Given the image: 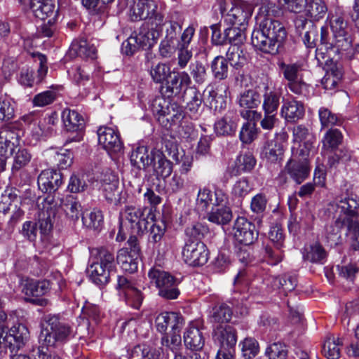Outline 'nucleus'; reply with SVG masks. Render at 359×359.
<instances>
[{"mask_svg":"<svg viewBox=\"0 0 359 359\" xmlns=\"http://www.w3.org/2000/svg\"><path fill=\"white\" fill-rule=\"evenodd\" d=\"M209 233L207 225L200 222H194L188 224L184 229L186 242H201Z\"/></svg>","mask_w":359,"mask_h":359,"instance_id":"36","label":"nucleus"},{"mask_svg":"<svg viewBox=\"0 0 359 359\" xmlns=\"http://www.w3.org/2000/svg\"><path fill=\"white\" fill-rule=\"evenodd\" d=\"M62 118L65 128L67 131L76 132V135L70 138L69 137L66 143L71 142H79L82 138L81 131L84 128L85 122L82 116L75 110L65 109L62 114Z\"/></svg>","mask_w":359,"mask_h":359,"instance_id":"19","label":"nucleus"},{"mask_svg":"<svg viewBox=\"0 0 359 359\" xmlns=\"http://www.w3.org/2000/svg\"><path fill=\"white\" fill-rule=\"evenodd\" d=\"M352 43L353 37L351 32L334 34L329 49L326 50L325 53H331V57H333V54H339L340 51L349 50L352 47Z\"/></svg>","mask_w":359,"mask_h":359,"instance_id":"33","label":"nucleus"},{"mask_svg":"<svg viewBox=\"0 0 359 359\" xmlns=\"http://www.w3.org/2000/svg\"><path fill=\"white\" fill-rule=\"evenodd\" d=\"M332 206H335L337 224L346 225L351 249L359 251V197L353 193L337 196Z\"/></svg>","mask_w":359,"mask_h":359,"instance_id":"1","label":"nucleus"},{"mask_svg":"<svg viewBox=\"0 0 359 359\" xmlns=\"http://www.w3.org/2000/svg\"><path fill=\"white\" fill-rule=\"evenodd\" d=\"M343 135L338 129L330 128L325 133L323 140V147L325 149H336L341 144Z\"/></svg>","mask_w":359,"mask_h":359,"instance_id":"54","label":"nucleus"},{"mask_svg":"<svg viewBox=\"0 0 359 359\" xmlns=\"http://www.w3.org/2000/svg\"><path fill=\"white\" fill-rule=\"evenodd\" d=\"M82 222L87 228L99 230L103 224V215L100 210L95 209L91 212H84L82 214Z\"/></svg>","mask_w":359,"mask_h":359,"instance_id":"49","label":"nucleus"},{"mask_svg":"<svg viewBox=\"0 0 359 359\" xmlns=\"http://www.w3.org/2000/svg\"><path fill=\"white\" fill-rule=\"evenodd\" d=\"M150 283L154 284L158 295L165 299H175L180 294L176 278L167 271L154 267L149 271Z\"/></svg>","mask_w":359,"mask_h":359,"instance_id":"9","label":"nucleus"},{"mask_svg":"<svg viewBox=\"0 0 359 359\" xmlns=\"http://www.w3.org/2000/svg\"><path fill=\"white\" fill-rule=\"evenodd\" d=\"M154 217L151 208L126 205L120 212V226L116 240L122 241L126 239L125 227L130 229L131 234H142L147 229L148 219L153 220Z\"/></svg>","mask_w":359,"mask_h":359,"instance_id":"3","label":"nucleus"},{"mask_svg":"<svg viewBox=\"0 0 359 359\" xmlns=\"http://www.w3.org/2000/svg\"><path fill=\"white\" fill-rule=\"evenodd\" d=\"M297 32L302 36L305 46L309 48H313L316 46L318 30L316 27L306 20H300L297 22Z\"/></svg>","mask_w":359,"mask_h":359,"instance_id":"26","label":"nucleus"},{"mask_svg":"<svg viewBox=\"0 0 359 359\" xmlns=\"http://www.w3.org/2000/svg\"><path fill=\"white\" fill-rule=\"evenodd\" d=\"M21 134H22V131L17 128L15 126H7L0 131V139L4 141V144L7 142L15 147L19 144Z\"/></svg>","mask_w":359,"mask_h":359,"instance_id":"52","label":"nucleus"},{"mask_svg":"<svg viewBox=\"0 0 359 359\" xmlns=\"http://www.w3.org/2000/svg\"><path fill=\"white\" fill-rule=\"evenodd\" d=\"M306 15L313 20L323 18L327 11V7L323 0H310L305 5Z\"/></svg>","mask_w":359,"mask_h":359,"instance_id":"40","label":"nucleus"},{"mask_svg":"<svg viewBox=\"0 0 359 359\" xmlns=\"http://www.w3.org/2000/svg\"><path fill=\"white\" fill-rule=\"evenodd\" d=\"M157 6L154 0H133L130 8V18L133 21L149 19L151 24L156 27L161 25L163 16L156 12Z\"/></svg>","mask_w":359,"mask_h":359,"instance_id":"11","label":"nucleus"},{"mask_svg":"<svg viewBox=\"0 0 359 359\" xmlns=\"http://www.w3.org/2000/svg\"><path fill=\"white\" fill-rule=\"evenodd\" d=\"M92 254L96 259L88 268L90 280L97 285H105L109 281L110 274L114 271L116 262L114 252L107 248H94Z\"/></svg>","mask_w":359,"mask_h":359,"instance_id":"4","label":"nucleus"},{"mask_svg":"<svg viewBox=\"0 0 359 359\" xmlns=\"http://www.w3.org/2000/svg\"><path fill=\"white\" fill-rule=\"evenodd\" d=\"M46 327L42 330L40 339L47 346H53L56 341H65L74 337L72 328L67 323L61 322L56 316L46 317Z\"/></svg>","mask_w":359,"mask_h":359,"instance_id":"7","label":"nucleus"},{"mask_svg":"<svg viewBox=\"0 0 359 359\" xmlns=\"http://www.w3.org/2000/svg\"><path fill=\"white\" fill-rule=\"evenodd\" d=\"M245 28L246 27H236V25L226 28V43L232 46L243 44L246 39Z\"/></svg>","mask_w":359,"mask_h":359,"instance_id":"50","label":"nucleus"},{"mask_svg":"<svg viewBox=\"0 0 359 359\" xmlns=\"http://www.w3.org/2000/svg\"><path fill=\"white\" fill-rule=\"evenodd\" d=\"M304 107L301 102L287 100L281 107V116L287 122H296L304 116Z\"/></svg>","mask_w":359,"mask_h":359,"instance_id":"29","label":"nucleus"},{"mask_svg":"<svg viewBox=\"0 0 359 359\" xmlns=\"http://www.w3.org/2000/svg\"><path fill=\"white\" fill-rule=\"evenodd\" d=\"M236 103L241 108L240 115L248 121H257L262 117V113L255 109L261 104L259 93L255 89H246L242 91L236 98Z\"/></svg>","mask_w":359,"mask_h":359,"instance_id":"10","label":"nucleus"},{"mask_svg":"<svg viewBox=\"0 0 359 359\" xmlns=\"http://www.w3.org/2000/svg\"><path fill=\"white\" fill-rule=\"evenodd\" d=\"M82 314L88 318L86 324L90 326V322L97 324L101 320V313L99 307L90 302H85L82 308Z\"/></svg>","mask_w":359,"mask_h":359,"instance_id":"56","label":"nucleus"},{"mask_svg":"<svg viewBox=\"0 0 359 359\" xmlns=\"http://www.w3.org/2000/svg\"><path fill=\"white\" fill-rule=\"evenodd\" d=\"M17 192L16 189H7L0 194V212L5 214L13 207L17 208L20 203V197Z\"/></svg>","mask_w":359,"mask_h":359,"instance_id":"38","label":"nucleus"},{"mask_svg":"<svg viewBox=\"0 0 359 359\" xmlns=\"http://www.w3.org/2000/svg\"><path fill=\"white\" fill-rule=\"evenodd\" d=\"M231 309L226 304H222L214 309L212 321L218 323H228L232 316Z\"/></svg>","mask_w":359,"mask_h":359,"instance_id":"58","label":"nucleus"},{"mask_svg":"<svg viewBox=\"0 0 359 359\" xmlns=\"http://www.w3.org/2000/svg\"><path fill=\"white\" fill-rule=\"evenodd\" d=\"M265 354L269 359H287L288 350L285 344L274 342L266 348Z\"/></svg>","mask_w":359,"mask_h":359,"instance_id":"55","label":"nucleus"},{"mask_svg":"<svg viewBox=\"0 0 359 359\" xmlns=\"http://www.w3.org/2000/svg\"><path fill=\"white\" fill-rule=\"evenodd\" d=\"M69 74L73 82L78 86H85L90 80L89 73L80 66L73 67L69 71Z\"/></svg>","mask_w":359,"mask_h":359,"instance_id":"64","label":"nucleus"},{"mask_svg":"<svg viewBox=\"0 0 359 359\" xmlns=\"http://www.w3.org/2000/svg\"><path fill=\"white\" fill-rule=\"evenodd\" d=\"M5 334L1 339L2 345L8 348L11 353L17 352L24 347L29 338L27 327L21 323L11 327Z\"/></svg>","mask_w":359,"mask_h":359,"instance_id":"16","label":"nucleus"},{"mask_svg":"<svg viewBox=\"0 0 359 359\" xmlns=\"http://www.w3.org/2000/svg\"><path fill=\"white\" fill-rule=\"evenodd\" d=\"M269 281L273 289L281 288L285 292L294 290L297 284V277L290 273L271 277Z\"/></svg>","mask_w":359,"mask_h":359,"instance_id":"37","label":"nucleus"},{"mask_svg":"<svg viewBox=\"0 0 359 359\" xmlns=\"http://www.w3.org/2000/svg\"><path fill=\"white\" fill-rule=\"evenodd\" d=\"M210 68L214 78L217 80H224L228 77V62L224 57L218 55L210 63Z\"/></svg>","mask_w":359,"mask_h":359,"instance_id":"46","label":"nucleus"},{"mask_svg":"<svg viewBox=\"0 0 359 359\" xmlns=\"http://www.w3.org/2000/svg\"><path fill=\"white\" fill-rule=\"evenodd\" d=\"M196 202L202 209L207 210L210 205L212 204L214 206L215 193L213 194L208 187L199 189Z\"/></svg>","mask_w":359,"mask_h":359,"instance_id":"61","label":"nucleus"},{"mask_svg":"<svg viewBox=\"0 0 359 359\" xmlns=\"http://www.w3.org/2000/svg\"><path fill=\"white\" fill-rule=\"evenodd\" d=\"M72 50H74L79 57L83 58L93 60L96 57V48L84 39L73 42Z\"/></svg>","mask_w":359,"mask_h":359,"instance_id":"47","label":"nucleus"},{"mask_svg":"<svg viewBox=\"0 0 359 359\" xmlns=\"http://www.w3.org/2000/svg\"><path fill=\"white\" fill-rule=\"evenodd\" d=\"M280 92L275 88H271L269 86L264 87L263 93L262 109L266 112L277 113L280 105Z\"/></svg>","mask_w":359,"mask_h":359,"instance_id":"32","label":"nucleus"},{"mask_svg":"<svg viewBox=\"0 0 359 359\" xmlns=\"http://www.w3.org/2000/svg\"><path fill=\"white\" fill-rule=\"evenodd\" d=\"M139 257H135L129 254L128 248L121 249L116 256L117 262L121 264L123 270L130 273L135 272L137 269Z\"/></svg>","mask_w":359,"mask_h":359,"instance_id":"39","label":"nucleus"},{"mask_svg":"<svg viewBox=\"0 0 359 359\" xmlns=\"http://www.w3.org/2000/svg\"><path fill=\"white\" fill-rule=\"evenodd\" d=\"M60 206L67 217L71 221L76 222L83 213L79 200L72 195H68L61 200Z\"/></svg>","mask_w":359,"mask_h":359,"instance_id":"30","label":"nucleus"},{"mask_svg":"<svg viewBox=\"0 0 359 359\" xmlns=\"http://www.w3.org/2000/svg\"><path fill=\"white\" fill-rule=\"evenodd\" d=\"M227 200L228 197L222 189H215L214 206L208 215L210 222L224 225L231 220L232 212L230 208L226 205Z\"/></svg>","mask_w":359,"mask_h":359,"instance_id":"14","label":"nucleus"},{"mask_svg":"<svg viewBox=\"0 0 359 359\" xmlns=\"http://www.w3.org/2000/svg\"><path fill=\"white\" fill-rule=\"evenodd\" d=\"M302 158L296 159L295 156L290 159L286 166L285 171L290 177L297 184H301L309 176L310 168L308 157L300 156Z\"/></svg>","mask_w":359,"mask_h":359,"instance_id":"22","label":"nucleus"},{"mask_svg":"<svg viewBox=\"0 0 359 359\" xmlns=\"http://www.w3.org/2000/svg\"><path fill=\"white\" fill-rule=\"evenodd\" d=\"M326 257L324 248L319 244L315 243L309 247L305 255V258L313 263H323Z\"/></svg>","mask_w":359,"mask_h":359,"instance_id":"60","label":"nucleus"},{"mask_svg":"<svg viewBox=\"0 0 359 359\" xmlns=\"http://www.w3.org/2000/svg\"><path fill=\"white\" fill-rule=\"evenodd\" d=\"M220 11L227 24L246 27L252 8L250 4L242 0H222Z\"/></svg>","mask_w":359,"mask_h":359,"instance_id":"6","label":"nucleus"},{"mask_svg":"<svg viewBox=\"0 0 359 359\" xmlns=\"http://www.w3.org/2000/svg\"><path fill=\"white\" fill-rule=\"evenodd\" d=\"M177 35L178 34L172 29L170 32L166 31L165 36L159 46V53L163 57H170L176 50H178L180 43Z\"/></svg>","mask_w":359,"mask_h":359,"instance_id":"34","label":"nucleus"},{"mask_svg":"<svg viewBox=\"0 0 359 359\" xmlns=\"http://www.w3.org/2000/svg\"><path fill=\"white\" fill-rule=\"evenodd\" d=\"M50 283L47 280H27L23 285L22 292L25 294L26 302L36 306H46L49 304V300L41 297L49 292Z\"/></svg>","mask_w":359,"mask_h":359,"instance_id":"12","label":"nucleus"},{"mask_svg":"<svg viewBox=\"0 0 359 359\" xmlns=\"http://www.w3.org/2000/svg\"><path fill=\"white\" fill-rule=\"evenodd\" d=\"M183 94L184 100L187 103V110L194 115L198 114L202 111L203 94L196 86L186 88Z\"/></svg>","mask_w":359,"mask_h":359,"instance_id":"27","label":"nucleus"},{"mask_svg":"<svg viewBox=\"0 0 359 359\" xmlns=\"http://www.w3.org/2000/svg\"><path fill=\"white\" fill-rule=\"evenodd\" d=\"M170 74V67L163 63L157 64L150 71L151 76L156 83H163Z\"/></svg>","mask_w":359,"mask_h":359,"instance_id":"63","label":"nucleus"},{"mask_svg":"<svg viewBox=\"0 0 359 359\" xmlns=\"http://www.w3.org/2000/svg\"><path fill=\"white\" fill-rule=\"evenodd\" d=\"M252 185L247 177H241L233 185L231 196L237 203H241L244 198L252 190Z\"/></svg>","mask_w":359,"mask_h":359,"instance_id":"41","label":"nucleus"},{"mask_svg":"<svg viewBox=\"0 0 359 359\" xmlns=\"http://www.w3.org/2000/svg\"><path fill=\"white\" fill-rule=\"evenodd\" d=\"M100 189L108 202L116 203L120 200L122 189L120 187L119 183H112L109 185L100 187Z\"/></svg>","mask_w":359,"mask_h":359,"instance_id":"57","label":"nucleus"},{"mask_svg":"<svg viewBox=\"0 0 359 359\" xmlns=\"http://www.w3.org/2000/svg\"><path fill=\"white\" fill-rule=\"evenodd\" d=\"M284 78L289 82L303 77V66L299 62L286 64L283 62L278 63Z\"/></svg>","mask_w":359,"mask_h":359,"instance_id":"45","label":"nucleus"},{"mask_svg":"<svg viewBox=\"0 0 359 359\" xmlns=\"http://www.w3.org/2000/svg\"><path fill=\"white\" fill-rule=\"evenodd\" d=\"M156 150L149 151L145 146L137 147L131 154L130 162L138 169H147L154 163Z\"/></svg>","mask_w":359,"mask_h":359,"instance_id":"28","label":"nucleus"},{"mask_svg":"<svg viewBox=\"0 0 359 359\" xmlns=\"http://www.w3.org/2000/svg\"><path fill=\"white\" fill-rule=\"evenodd\" d=\"M233 231L236 241L244 245H252L258 238V232L255 224L243 217L236 219Z\"/></svg>","mask_w":359,"mask_h":359,"instance_id":"17","label":"nucleus"},{"mask_svg":"<svg viewBox=\"0 0 359 359\" xmlns=\"http://www.w3.org/2000/svg\"><path fill=\"white\" fill-rule=\"evenodd\" d=\"M342 341L334 336L328 337L325 341L322 352L327 359H338L340 356V349Z\"/></svg>","mask_w":359,"mask_h":359,"instance_id":"44","label":"nucleus"},{"mask_svg":"<svg viewBox=\"0 0 359 359\" xmlns=\"http://www.w3.org/2000/svg\"><path fill=\"white\" fill-rule=\"evenodd\" d=\"M182 255L189 265L203 266L208 260V250L203 242H185Z\"/></svg>","mask_w":359,"mask_h":359,"instance_id":"15","label":"nucleus"},{"mask_svg":"<svg viewBox=\"0 0 359 359\" xmlns=\"http://www.w3.org/2000/svg\"><path fill=\"white\" fill-rule=\"evenodd\" d=\"M185 113L182 107L179 106L177 103L172 102L169 109V113L165 119H168V128L172 125H175L180 123L184 118Z\"/></svg>","mask_w":359,"mask_h":359,"instance_id":"59","label":"nucleus"},{"mask_svg":"<svg viewBox=\"0 0 359 359\" xmlns=\"http://www.w3.org/2000/svg\"><path fill=\"white\" fill-rule=\"evenodd\" d=\"M263 154L269 161L276 162L281 159L283 154V146L276 140L268 142L264 147Z\"/></svg>","mask_w":359,"mask_h":359,"instance_id":"51","label":"nucleus"},{"mask_svg":"<svg viewBox=\"0 0 359 359\" xmlns=\"http://www.w3.org/2000/svg\"><path fill=\"white\" fill-rule=\"evenodd\" d=\"M214 339L219 344V349L234 351L237 342L236 330L231 325H219L214 330Z\"/></svg>","mask_w":359,"mask_h":359,"instance_id":"21","label":"nucleus"},{"mask_svg":"<svg viewBox=\"0 0 359 359\" xmlns=\"http://www.w3.org/2000/svg\"><path fill=\"white\" fill-rule=\"evenodd\" d=\"M203 330L199 322L189 324L184 333V343L187 348L195 351L203 349L205 342Z\"/></svg>","mask_w":359,"mask_h":359,"instance_id":"20","label":"nucleus"},{"mask_svg":"<svg viewBox=\"0 0 359 359\" xmlns=\"http://www.w3.org/2000/svg\"><path fill=\"white\" fill-rule=\"evenodd\" d=\"M153 166L156 175L165 179L168 177L173 169L172 163L168 160L165 155L159 150L155 151Z\"/></svg>","mask_w":359,"mask_h":359,"instance_id":"31","label":"nucleus"},{"mask_svg":"<svg viewBox=\"0 0 359 359\" xmlns=\"http://www.w3.org/2000/svg\"><path fill=\"white\" fill-rule=\"evenodd\" d=\"M183 324L182 316L176 312H163L155 319V326L161 333H165L168 327L171 328L172 332H180Z\"/></svg>","mask_w":359,"mask_h":359,"instance_id":"23","label":"nucleus"},{"mask_svg":"<svg viewBox=\"0 0 359 359\" xmlns=\"http://www.w3.org/2000/svg\"><path fill=\"white\" fill-rule=\"evenodd\" d=\"M316 58L318 63L325 66L326 74L322 79L325 89H334L343 76L341 65L334 57H331V53H325L323 48H317Z\"/></svg>","mask_w":359,"mask_h":359,"instance_id":"8","label":"nucleus"},{"mask_svg":"<svg viewBox=\"0 0 359 359\" xmlns=\"http://www.w3.org/2000/svg\"><path fill=\"white\" fill-rule=\"evenodd\" d=\"M237 124L228 114L215 122L214 129L217 135L227 136L233 134Z\"/></svg>","mask_w":359,"mask_h":359,"instance_id":"48","label":"nucleus"},{"mask_svg":"<svg viewBox=\"0 0 359 359\" xmlns=\"http://www.w3.org/2000/svg\"><path fill=\"white\" fill-rule=\"evenodd\" d=\"M256 164V159L250 152H245L238 156L236 165L238 170L243 172L251 171Z\"/></svg>","mask_w":359,"mask_h":359,"instance_id":"62","label":"nucleus"},{"mask_svg":"<svg viewBox=\"0 0 359 359\" xmlns=\"http://www.w3.org/2000/svg\"><path fill=\"white\" fill-rule=\"evenodd\" d=\"M287 32L283 24L272 18H264L251 36V43L257 49L276 54L283 46Z\"/></svg>","mask_w":359,"mask_h":359,"instance_id":"2","label":"nucleus"},{"mask_svg":"<svg viewBox=\"0 0 359 359\" xmlns=\"http://www.w3.org/2000/svg\"><path fill=\"white\" fill-rule=\"evenodd\" d=\"M191 77L198 86L204 84L208 79L206 65L199 60L191 62L189 67Z\"/></svg>","mask_w":359,"mask_h":359,"instance_id":"42","label":"nucleus"},{"mask_svg":"<svg viewBox=\"0 0 359 359\" xmlns=\"http://www.w3.org/2000/svg\"><path fill=\"white\" fill-rule=\"evenodd\" d=\"M116 289L118 296L123 299L126 303L135 309H139L142 304L144 295L135 285V283L127 276H119L117 279Z\"/></svg>","mask_w":359,"mask_h":359,"instance_id":"13","label":"nucleus"},{"mask_svg":"<svg viewBox=\"0 0 359 359\" xmlns=\"http://www.w3.org/2000/svg\"><path fill=\"white\" fill-rule=\"evenodd\" d=\"M171 102L163 97H156L151 104V109L154 116H157V120L161 125L168 128V119H165L167 113H169V109Z\"/></svg>","mask_w":359,"mask_h":359,"instance_id":"35","label":"nucleus"},{"mask_svg":"<svg viewBox=\"0 0 359 359\" xmlns=\"http://www.w3.org/2000/svg\"><path fill=\"white\" fill-rule=\"evenodd\" d=\"M39 188L44 193L57 191L62 183V176L60 172L54 170H43L38 177Z\"/></svg>","mask_w":359,"mask_h":359,"instance_id":"24","label":"nucleus"},{"mask_svg":"<svg viewBox=\"0 0 359 359\" xmlns=\"http://www.w3.org/2000/svg\"><path fill=\"white\" fill-rule=\"evenodd\" d=\"M98 142L100 145L110 154L122 151L123 142L119 134L113 128L100 127L97 130Z\"/></svg>","mask_w":359,"mask_h":359,"instance_id":"18","label":"nucleus"},{"mask_svg":"<svg viewBox=\"0 0 359 359\" xmlns=\"http://www.w3.org/2000/svg\"><path fill=\"white\" fill-rule=\"evenodd\" d=\"M258 135V128L255 121L245 123L240 131L239 137L244 144L252 143Z\"/></svg>","mask_w":359,"mask_h":359,"instance_id":"53","label":"nucleus"},{"mask_svg":"<svg viewBox=\"0 0 359 359\" xmlns=\"http://www.w3.org/2000/svg\"><path fill=\"white\" fill-rule=\"evenodd\" d=\"M151 25L149 27L148 25L144 24L137 34L130 36L123 43V50L126 55H133L140 48L149 49L154 46L160 36L161 25Z\"/></svg>","mask_w":359,"mask_h":359,"instance_id":"5","label":"nucleus"},{"mask_svg":"<svg viewBox=\"0 0 359 359\" xmlns=\"http://www.w3.org/2000/svg\"><path fill=\"white\" fill-rule=\"evenodd\" d=\"M293 137L295 142L303 143L304 148L299 150V156H309L314 148V135L305 126L298 125L293 129Z\"/></svg>","mask_w":359,"mask_h":359,"instance_id":"25","label":"nucleus"},{"mask_svg":"<svg viewBox=\"0 0 359 359\" xmlns=\"http://www.w3.org/2000/svg\"><path fill=\"white\" fill-rule=\"evenodd\" d=\"M318 116L322 129L332 128L334 126H341L343 123L342 118L338 114L325 107L319 109Z\"/></svg>","mask_w":359,"mask_h":359,"instance_id":"43","label":"nucleus"}]
</instances>
